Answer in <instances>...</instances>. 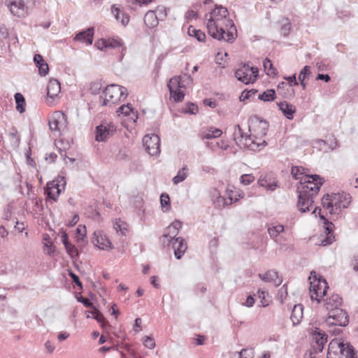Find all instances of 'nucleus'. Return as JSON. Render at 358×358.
I'll list each match as a JSON object with an SVG mask.
<instances>
[{
  "mask_svg": "<svg viewBox=\"0 0 358 358\" xmlns=\"http://www.w3.org/2000/svg\"><path fill=\"white\" fill-rule=\"evenodd\" d=\"M304 170L302 166H292L291 169L292 177L296 180L300 179V185L296 190L299 194L297 208L301 213L311 210L314 199L324 181L319 175L304 174Z\"/></svg>",
  "mask_w": 358,
  "mask_h": 358,
  "instance_id": "1",
  "label": "nucleus"
},
{
  "mask_svg": "<svg viewBox=\"0 0 358 358\" xmlns=\"http://www.w3.org/2000/svg\"><path fill=\"white\" fill-rule=\"evenodd\" d=\"M228 15L229 12L226 8L216 6L213 10L206 15L207 29L213 38L233 43L237 37V31Z\"/></svg>",
  "mask_w": 358,
  "mask_h": 358,
  "instance_id": "2",
  "label": "nucleus"
},
{
  "mask_svg": "<svg viewBox=\"0 0 358 358\" xmlns=\"http://www.w3.org/2000/svg\"><path fill=\"white\" fill-rule=\"evenodd\" d=\"M351 203L350 194L345 192L327 194L322 199V205L331 215H339Z\"/></svg>",
  "mask_w": 358,
  "mask_h": 358,
  "instance_id": "3",
  "label": "nucleus"
},
{
  "mask_svg": "<svg viewBox=\"0 0 358 358\" xmlns=\"http://www.w3.org/2000/svg\"><path fill=\"white\" fill-rule=\"evenodd\" d=\"M128 96L127 88L123 86L111 84L103 90V96H101V105L111 106L123 100Z\"/></svg>",
  "mask_w": 358,
  "mask_h": 358,
  "instance_id": "4",
  "label": "nucleus"
},
{
  "mask_svg": "<svg viewBox=\"0 0 358 358\" xmlns=\"http://www.w3.org/2000/svg\"><path fill=\"white\" fill-rule=\"evenodd\" d=\"M308 280H310V294L312 300L320 303L321 299L326 295L329 289L327 280L322 276H317L315 271H311Z\"/></svg>",
  "mask_w": 358,
  "mask_h": 358,
  "instance_id": "5",
  "label": "nucleus"
},
{
  "mask_svg": "<svg viewBox=\"0 0 358 358\" xmlns=\"http://www.w3.org/2000/svg\"><path fill=\"white\" fill-rule=\"evenodd\" d=\"M234 138L239 147L251 150H260L261 146L264 147L266 144L265 141H263L261 143L255 142L250 135H246L243 132L239 125L236 126Z\"/></svg>",
  "mask_w": 358,
  "mask_h": 358,
  "instance_id": "6",
  "label": "nucleus"
},
{
  "mask_svg": "<svg viewBox=\"0 0 358 358\" xmlns=\"http://www.w3.org/2000/svg\"><path fill=\"white\" fill-rule=\"evenodd\" d=\"M259 70L257 67H252L248 64H244L243 66L237 69L235 76L245 84L253 83L258 77Z\"/></svg>",
  "mask_w": 358,
  "mask_h": 358,
  "instance_id": "7",
  "label": "nucleus"
},
{
  "mask_svg": "<svg viewBox=\"0 0 358 358\" xmlns=\"http://www.w3.org/2000/svg\"><path fill=\"white\" fill-rule=\"evenodd\" d=\"M49 127L55 134L60 135L67 126L66 115L62 111H55L49 117Z\"/></svg>",
  "mask_w": 358,
  "mask_h": 358,
  "instance_id": "8",
  "label": "nucleus"
},
{
  "mask_svg": "<svg viewBox=\"0 0 358 358\" xmlns=\"http://www.w3.org/2000/svg\"><path fill=\"white\" fill-rule=\"evenodd\" d=\"M326 323L329 326L345 327L349 323V317L343 309L339 308L328 313Z\"/></svg>",
  "mask_w": 358,
  "mask_h": 358,
  "instance_id": "9",
  "label": "nucleus"
},
{
  "mask_svg": "<svg viewBox=\"0 0 358 358\" xmlns=\"http://www.w3.org/2000/svg\"><path fill=\"white\" fill-rule=\"evenodd\" d=\"M143 146L151 156H157L160 152V138L156 134H147L143 138Z\"/></svg>",
  "mask_w": 358,
  "mask_h": 358,
  "instance_id": "10",
  "label": "nucleus"
},
{
  "mask_svg": "<svg viewBox=\"0 0 358 358\" xmlns=\"http://www.w3.org/2000/svg\"><path fill=\"white\" fill-rule=\"evenodd\" d=\"M317 210H319V215L320 219L324 220L326 234V237L321 239L320 245L322 246H327L331 244L334 241V236L333 235V229L334 226L331 222L328 221L325 218L324 215L322 214L321 209L319 207H315L313 211V213L315 214Z\"/></svg>",
  "mask_w": 358,
  "mask_h": 358,
  "instance_id": "11",
  "label": "nucleus"
},
{
  "mask_svg": "<svg viewBox=\"0 0 358 358\" xmlns=\"http://www.w3.org/2000/svg\"><path fill=\"white\" fill-rule=\"evenodd\" d=\"M168 87L175 101H181L184 96L185 93L181 88L184 87L182 84L180 76H176L170 79L168 83Z\"/></svg>",
  "mask_w": 358,
  "mask_h": 358,
  "instance_id": "12",
  "label": "nucleus"
},
{
  "mask_svg": "<svg viewBox=\"0 0 358 358\" xmlns=\"http://www.w3.org/2000/svg\"><path fill=\"white\" fill-rule=\"evenodd\" d=\"M182 222L179 220H175L165 229V232L162 237L163 245L170 246L171 241L176 239L180 229L182 228Z\"/></svg>",
  "mask_w": 358,
  "mask_h": 358,
  "instance_id": "13",
  "label": "nucleus"
},
{
  "mask_svg": "<svg viewBox=\"0 0 358 358\" xmlns=\"http://www.w3.org/2000/svg\"><path fill=\"white\" fill-rule=\"evenodd\" d=\"M338 348L339 349L340 354L345 358H355V350L352 345L350 343H336ZM333 343H331V347L329 348L327 353V358H338L337 355L332 352L331 349L334 348Z\"/></svg>",
  "mask_w": 358,
  "mask_h": 358,
  "instance_id": "14",
  "label": "nucleus"
},
{
  "mask_svg": "<svg viewBox=\"0 0 358 358\" xmlns=\"http://www.w3.org/2000/svg\"><path fill=\"white\" fill-rule=\"evenodd\" d=\"M312 350L314 353H318L322 351L324 344L327 341V335L324 331L316 328L313 334Z\"/></svg>",
  "mask_w": 358,
  "mask_h": 358,
  "instance_id": "15",
  "label": "nucleus"
},
{
  "mask_svg": "<svg viewBox=\"0 0 358 358\" xmlns=\"http://www.w3.org/2000/svg\"><path fill=\"white\" fill-rule=\"evenodd\" d=\"M96 141H106L110 136L116 131V127L112 123L101 124L96 127Z\"/></svg>",
  "mask_w": 358,
  "mask_h": 358,
  "instance_id": "16",
  "label": "nucleus"
},
{
  "mask_svg": "<svg viewBox=\"0 0 358 358\" xmlns=\"http://www.w3.org/2000/svg\"><path fill=\"white\" fill-rule=\"evenodd\" d=\"M232 192L231 193H228L227 197L225 198L221 196L220 192L217 189H213L211 192L212 200L213 203L215 204L216 208H222L225 206L231 205L234 202L233 197L231 196ZM238 199H236L234 201H236Z\"/></svg>",
  "mask_w": 358,
  "mask_h": 358,
  "instance_id": "17",
  "label": "nucleus"
},
{
  "mask_svg": "<svg viewBox=\"0 0 358 358\" xmlns=\"http://www.w3.org/2000/svg\"><path fill=\"white\" fill-rule=\"evenodd\" d=\"M96 45L101 50L106 48H119L120 52H123L125 50V47L123 46L122 40L120 38H102L96 42Z\"/></svg>",
  "mask_w": 358,
  "mask_h": 358,
  "instance_id": "18",
  "label": "nucleus"
},
{
  "mask_svg": "<svg viewBox=\"0 0 358 358\" xmlns=\"http://www.w3.org/2000/svg\"><path fill=\"white\" fill-rule=\"evenodd\" d=\"M92 243L99 249L107 250L112 248V244L101 231H94L92 238Z\"/></svg>",
  "mask_w": 358,
  "mask_h": 358,
  "instance_id": "19",
  "label": "nucleus"
},
{
  "mask_svg": "<svg viewBox=\"0 0 358 358\" xmlns=\"http://www.w3.org/2000/svg\"><path fill=\"white\" fill-rule=\"evenodd\" d=\"M170 245L174 250V255L177 259H180L182 257L187 248L186 242L181 237H178L171 241Z\"/></svg>",
  "mask_w": 358,
  "mask_h": 358,
  "instance_id": "20",
  "label": "nucleus"
},
{
  "mask_svg": "<svg viewBox=\"0 0 358 358\" xmlns=\"http://www.w3.org/2000/svg\"><path fill=\"white\" fill-rule=\"evenodd\" d=\"M324 306L329 313L334 310L338 309L342 304V298L338 294H332L324 301Z\"/></svg>",
  "mask_w": 358,
  "mask_h": 358,
  "instance_id": "21",
  "label": "nucleus"
},
{
  "mask_svg": "<svg viewBox=\"0 0 358 358\" xmlns=\"http://www.w3.org/2000/svg\"><path fill=\"white\" fill-rule=\"evenodd\" d=\"M116 113L118 116L123 115L124 116L127 117L128 119L131 120L133 122H136L138 120L137 112L134 110L129 103L127 105H122L119 107L116 110Z\"/></svg>",
  "mask_w": 358,
  "mask_h": 358,
  "instance_id": "22",
  "label": "nucleus"
},
{
  "mask_svg": "<svg viewBox=\"0 0 358 358\" xmlns=\"http://www.w3.org/2000/svg\"><path fill=\"white\" fill-rule=\"evenodd\" d=\"M259 277L266 282H273L275 286H279L282 282V279L275 270H269L264 274L259 273Z\"/></svg>",
  "mask_w": 358,
  "mask_h": 358,
  "instance_id": "23",
  "label": "nucleus"
},
{
  "mask_svg": "<svg viewBox=\"0 0 358 358\" xmlns=\"http://www.w3.org/2000/svg\"><path fill=\"white\" fill-rule=\"evenodd\" d=\"M258 184L269 191L275 190L278 186L277 181L268 175L261 176L258 180Z\"/></svg>",
  "mask_w": 358,
  "mask_h": 358,
  "instance_id": "24",
  "label": "nucleus"
},
{
  "mask_svg": "<svg viewBox=\"0 0 358 358\" xmlns=\"http://www.w3.org/2000/svg\"><path fill=\"white\" fill-rule=\"evenodd\" d=\"M94 29L89 28L77 34L75 40L85 42L87 45H91L93 42Z\"/></svg>",
  "mask_w": 358,
  "mask_h": 358,
  "instance_id": "25",
  "label": "nucleus"
},
{
  "mask_svg": "<svg viewBox=\"0 0 358 358\" xmlns=\"http://www.w3.org/2000/svg\"><path fill=\"white\" fill-rule=\"evenodd\" d=\"M61 91L59 82L56 79H50L47 86V94L49 97L54 99Z\"/></svg>",
  "mask_w": 358,
  "mask_h": 358,
  "instance_id": "26",
  "label": "nucleus"
},
{
  "mask_svg": "<svg viewBox=\"0 0 358 358\" xmlns=\"http://www.w3.org/2000/svg\"><path fill=\"white\" fill-rule=\"evenodd\" d=\"M34 62L36 66L38 68L39 74L42 76H46L48 73L49 67L43 57L39 54L35 55L34 57Z\"/></svg>",
  "mask_w": 358,
  "mask_h": 358,
  "instance_id": "27",
  "label": "nucleus"
},
{
  "mask_svg": "<svg viewBox=\"0 0 358 358\" xmlns=\"http://www.w3.org/2000/svg\"><path fill=\"white\" fill-rule=\"evenodd\" d=\"M278 106L286 118L288 120L293 119V115L296 111V108L293 105L288 103L287 101H282L278 103Z\"/></svg>",
  "mask_w": 358,
  "mask_h": 358,
  "instance_id": "28",
  "label": "nucleus"
},
{
  "mask_svg": "<svg viewBox=\"0 0 358 358\" xmlns=\"http://www.w3.org/2000/svg\"><path fill=\"white\" fill-rule=\"evenodd\" d=\"M8 7L10 11L15 16L22 17L26 14L25 6L22 1L12 2Z\"/></svg>",
  "mask_w": 358,
  "mask_h": 358,
  "instance_id": "29",
  "label": "nucleus"
},
{
  "mask_svg": "<svg viewBox=\"0 0 358 358\" xmlns=\"http://www.w3.org/2000/svg\"><path fill=\"white\" fill-rule=\"evenodd\" d=\"M159 21L155 11L149 10L144 16V23L149 28L157 27L159 24Z\"/></svg>",
  "mask_w": 358,
  "mask_h": 358,
  "instance_id": "30",
  "label": "nucleus"
},
{
  "mask_svg": "<svg viewBox=\"0 0 358 358\" xmlns=\"http://www.w3.org/2000/svg\"><path fill=\"white\" fill-rule=\"evenodd\" d=\"M222 134L220 129L209 127L201 131L200 137L201 139H211L220 137Z\"/></svg>",
  "mask_w": 358,
  "mask_h": 358,
  "instance_id": "31",
  "label": "nucleus"
},
{
  "mask_svg": "<svg viewBox=\"0 0 358 358\" xmlns=\"http://www.w3.org/2000/svg\"><path fill=\"white\" fill-rule=\"evenodd\" d=\"M303 318V306L301 304L294 305L293 307L290 319L294 325L300 323Z\"/></svg>",
  "mask_w": 358,
  "mask_h": 358,
  "instance_id": "32",
  "label": "nucleus"
},
{
  "mask_svg": "<svg viewBox=\"0 0 358 358\" xmlns=\"http://www.w3.org/2000/svg\"><path fill=\"white\" fill-rule=\"evenodd\" d=\"M61 192L62 190L58 187V183H56L55 181L47 184V194L53 200H56Z\"/></svg>",
  "mask_w": 358,
  "mask_h": 358,
  "instance_id": "33",
  "label": "nucleus"
},
{
  "mask_svg": "<svg viewBox=\"0 0 358 358\" xmlns=\"http://www.w3.org/2000/svg\"><path fill=\"white\" fill-rule=\"evenodd\" d=\"M111 12L115 19L117 21H120L124 26L129 23V16L123 13L119 8L116 7L115 6H113L111 8Z\"/></svg>",
  "mask_w": 358,
  "mask_h": 358,
  "instance_id": "34",
  "label": "nucleus"
},
{
  "mask_svg": "<svg viewBox=\"0 0 358 358\" xmlns=\"http://www.w3.org/2000/svg\"><path fill=\"white\" fill-rule=\"evenodd\" d=\"M127 224L120 219H116L113 223V228L120 235L126 236L128 229Z\"/></svg>",
  "mask_w": 358,
  "mask_h": 358,
  "instance_id": "35",
  "label": "nucleus"
},
{
  "mask_svg": "<svg viewBox=\"0 0 358 358\" xmlns=\"http://www.w3.org/2000/svg\"><path fill=\"white\" fill-rule=\"evenodd\" d=\"M285 230V227L282 224H277L275 226L269 227L268 228V233L270 237L277 241L278 236L283 232Z\"/></svg>",
  "mask_w": 358,
  "mask_h": 358,
  "instance_id": "36",
  "label": "nucleus"
},
{
  "mask_svg": "<svg viewBox=\"0 0 358 358\" xmlns=\"http://www.w3.org/2000/svg\"><path fill=\"white\" fill-rule=\"evenodd\" d=\"M9 140L10 146L13 149H17L19 147L20 143V137L17 133V131L14 128H13L9 133Z\"/></svg>",
  "mask_w": 358,
  "mask_h": 358,
  "instance_id": "37",
  "label": "nucleus"
},
{
  "mask_svg": "<svg viewBox=\"0 0 358 358\" xmlns=\"http://www.w3.org/2000/svg\"><path fill=\"white\" fill-rule=\"evenodd\" d=\"M187 33L189 36L196 38L200 42L204 41L206 38V34L204 32L199 29H195L192 26H190L188 28Z\"/></svg>",
  "mask_w": 358,
  "mask_h": 358,
  "instance_id": "38",
  "label": "nucleus"
},
{
  "mask_svg": "<svg viewBox=\"0 0 358 358\" xmlns=\"http://www.w3.org/2000/svg\"><path fill=\"white\" fill-rule=\"evenodd\" d=\"M275 98L274 90H267L258 95V99L264 102L273 101Z\"/></svg>",
  "mask_w": 358,
  "mask_h": 358,
  "instance_id": "39",
  "label": "nucleus"
},
{
  "mask_svg": "<svg viewBox=\"0 0 358 358\" xmlns=\"http://www.w3.org/2000/svg\"><path fill=\"white\" fill-rule=\"evenodd\" d=\"M187 166H185L178 171L177 175L173 178L174 184L177 185L186 179L187 176Z\"/></svg>",
  "mask_w": 358,
  "mask_h": 358,
  "instance_id": "40",
  "label": "nucleus"
},
{
  "mask_svg": "<svg viewBox=\"0 0 358 358\" xmlns=\"http://www.w3.org/2000/svg\"><path fill=\"white\" fill-rule=\"evenodd\" d=\"M15 99L16 102V109L20 113H22L24 112V104L25 100L24 96L20 93H16L15 94Z\"/></svg>",
  "mask_w": 358,
  "mask_h": 358,
  "instance_id": "41",
  "label": "nucleus"
},
{
  "mask_svg": "<svg viewBox=\"0 0 358 358\" xmlns=\"http://www.w3.org/2000/svg\"><path fill=\"white\" fill-rule=\"evenodd\" d=\"M263 66L264 68V70L266 71V73L268 76H275L276 75L277 72L275 69L273 67V64L271 61L266 58L263 62Z\"/></svg>",
  "mask_w": 358,
  "mask_h": 358,
  "instance_id": "42",
  "label": "nucleus"
},
{
  "mask_svg": "<svg viewBox=\"0 0 358 358\" xmlns=\"http://www.w3.org/2000/svg\"><path fill=\"white\" fill-rule=\"evenodd\" d=\"M93 308H94V310L89 312V313H91L92 317L94 319H95L98 322H99L101 326H103V324H105L106 322L103 314L99 310L95 308L94 307Z\"/></svg>",
  "mask_w": 358,
  "mask_h": 358,
  "instance_id": "43",
  "label": "nucleus"
},
{
  "mask_svg": "<svg viewBox=\"0 0 358 358\" xmlns=\"http://www.w3.org/2000/svg\"><path fill=\"white\" fill-rule=\"evenodd\" d=\"M291 29V23L290 22L286 19L281 24L280 27V34L283 36H287L289 34Z\"/></svg>",
  "mask_w": 358,
  "mask_h": 358,
  "instance_id": "44",
  "label": "nucleus"
},
{
  "mask_svg": "<svg viewBox=\"0 0 358 358\" xmlns=\"http://www.w3.org/2000/svg\"><path fill=\"white\" fill-rule=\"evenodd\" d=\"M103 87L102 83L101 80H96L92 82L90 85V90L93 94H98L100 93L101 89Z\"/></svg>",
  "mask_w": 358,
  "mask_h": 358,
  "instance_id": "45",
  "label": "nucleus"
},
{
  "mask_svg": "<svg viewBox=\"0 0 358 358\" xmlns=\"http://www.w3.org/2000/svg\"><path fill=\"white\" fill-rule=\"evenodd\" d=\"M155 11L159 20H163L167 15L166 8L164 6H157Z\"/></svg>",
  "mask_w": 358,
  "mask_h": 358,
  "instance_id": "46",
  "label": "nucleus"
},
{
  "mask_svg": "<svg viewBox=\"0 0 358 358\" xmlns=\"http://www.w3.org/2000/svg\"><path fill=\"white\" fill-rule=\"evenodd\" d=\"M76 231H77V234H78V236H77L78 241V242L81 241V242L85 243V233H86L85 227L79 225L76 229Z\"/></svg>",
  "mask_w": 358,
  "mask_h": 358,
  "instance_id": "47",
  "label": "nucleus"
},
{
  "mask_svg": "<svg viewBox=\"0 0 358 358\" xmlns=\"http://www.w3.org/2000/svg\"><path fill=\"white\" fill-rule=\"evenodd\" d=\"M255 355L254 350L252 348L243 349L239 352V358H253Z\"/></svg>",
  "mask_w": 358,
  "mask_h": 358,
  "instance_id": "48",
  "label": "nucleus"
},
{
  "mask_svg": "<svg viewBox=\"0 0 358 358\" xmlns=\"http://www.w3.org/2000/svg\"><path fill=\"white\" fill-rule=\"evenodd\" d=\"M255 178L252 174H243L241 177V182L245 185H248L255 180Z\"/></svg>",
  "mask_w": 358,
  "mask_h": 358,
  "instance_id": "49",
  "label": "nucleus"
},
{
  "mask_svg": "<svg viewBox=\"0 0 358 358\" xmlns=\"http://www.w3.org/2000/svg\"><path fill=\"white\" fill-rule=\"evenodd\" d=\"M65 249L66 252L71 257H74L78 255V252L77 248L74 245L70 243L68 245H66Z\"/></svg>",
  "mask_w": 358,
  "mask_h": 358,
  "instance_id": "50",
  "label": "nucleus"
},
{
  "mask_svg": "<svg viewBox=\"0 0 358 358\" xmlns=\"http://www.w3.org/2000/svg\"><path fill=\"white\" fill-rule=\"evenodd\" d=\"M310 74V67L309 66H305L299 73V80H305L306 78Z\"/></svg>",
  "mask_w": 358,
  "mask_h": 358,
  "instance_id": "51",
  "label": "nucleus"
},
{
  "mask_svg": "<svg viewBox=\"0 0 358 358\" xmlns=\"http://www.w3.org/2000/svg\"><path fill=\"white\" fill-rule=\"evenodd\" d=\"M160 201L162 208L166 207V210L170 208V199L168 194H162L160 196Z\"/></svg>",
  "mask_w": 358,
  "mask_h": 358,
  "instance_id": "52",
  "label": "nucleus"
},
{
  "mask_svg": "<svg viewBox=\"0 0 358 358\" xmlns=\"http://www.w3.org/2000/svg\"><path fill=\"white\" fill-rule=\"evenodd\" d=\"M185 113L196 114L198 112V107L193 103H189L184 109Z\"/></svg>",
  "mask_w": 358,
  "mask_h": 358,
  "instance_id": "53",
  "label": "nucleus"
},
{
  "mask_svg": "<svg viewBox=\"0 0 358 358\" xmlns=\"http://www.w3.org/2000/svg\"><path fill=\"white\" fill-rule=\"evenodd\" d=\"M144 345L148 349H153L155 347V342L153 338L145 336L143 340Z\"/></svg>",
  "mask_w": 358,
  "mask_h": 358,
  "instance_id": "54",
  "label": "nucleus"
},
{
  "mask_svg": "<svg viewBox=\"0 0 358 358\" xmlns=\"http://www.w3.org/2000/svg\"><path fill=\"white\" fill-rule=\"evenodd\" d=\"M256 121H257L259 124V127L262 129L259 134L262 136H265L266 134V131L268 129V123L266 121L260 120L259 117H255Z\"/></svg>",
  "mask_w": 358,
  "mask_h": 358,
  "instance_id": "55",
  "label": "nucleus"
},
{
  "mask_svg": "<svg viewBox=\"0 0 358 358\" xmlns=\"http://www.w3.org/2000/svg\"><path fill=\"white\" fill-rule=\"evenodd\" d=\"M56 183H58V187L63 191L66 186V180L64 177H58L57 180H55Z\"/></svg>",
  "mask_w": 358,
  "mask_h": 358,
  "instance_id": "56",
  "label": "nucleus"
},
{
  "mask_svg": "<svg viewBox=\"0 0 358 358\" xmlns=\"http://www.w3.org/2000/svg\"><path fill=\"white\" fill-rule=\"evenodd\" d=\"M69 275L71 276L73 282L80 288H82V282L80 281L79 278L77 275H76L72 271L69 272Z\"/></svg>",
  "mask_w": 358,
  "mask_h": 358,
  "instance_id": "57",
  "label": "nucleus"
},
{
  "mask_svg": "<svg viewBox=\"0 0 358 358\" xmlns=\"http://www.w3.org/2000/svg\"><path fill=\"white\" fill-rule=\"evenodd\" d=\"M285 79L288 81L289 86H296L299 85V83L296 81V74L286 77Z\"/></svg>",
  "mask_w": 358,
  "mask_h": 358,
  "instance_id": "58",
  "label": "nucleus"
},
{
  "mask_svg": "<svg viewBox=\"0 0 358 358\" xmlns=\"http://www.w3.org/2000/svg\"><path fill=\"white\" fill-rule=\"evenodd\" d=\"M78 301L87 308H94L93 303L87 298L80 297Z\"/></svg>",
  "mask_w": 358,
  "mask_h": 358,
  "instance_id": "59",
  "label": "nucleus"
},
{
  "mask_svg": "<svg viewBox=\"0 0 358 358\" xmlns=\"http://www.w3.org/2000/svg\"><path fill=\"white\" fill-rule=\"evenodd\" d=\"M45 348L48 353H52L54 351L55 347L52 342L48 341L45 343Z\"/></svg>",
  "mask_w": 358,
  "mask_h": 358,
  "instance_id": "60",
  "label": "nucleus"
},
{
  "mask_svg": "<svg viewBox=\"0 0 358 358\" xmlns=\"http://www.w3.org/2000/svg\"><path fill=\"white\" fill-rule=\"evenodd\" d=\"M254 303H255V299H254L253 296L250 295L247 297V299H246L245 302L244 303V305L247 307H252V306H253Z\"/></svg>",
  "mask_w": 358,
  "mask_h": 358,
  "instance_id": "61",
  "label": "nucleus"
},
{
  "mask_svg": "<svg viewBox=\"0 0 358 358\" xmlns=\"http://www.w3.org/2000/svg\"><path fill=\"white\" fill-rule=\"evenodd\" d=\"M316 79L324 80L326 83H328L331 80L330 76L328 74H321V73H319L317 76Z\"/></svg>",
  "mask_w": 358,
  "mask_h": 358,
  "instance_id": "62",
  "label": "nucleus"
},
{
  "mask_svg": "<svg viewBox=\"0 0 358 358\" xmlns=\"http://www.w3.org/2000/svg\"><path fill=\"white\" fill-rule=\"evenodd\" d=\"M186 17L189 20L196 18L197 13L193 10H189L186 13Z\"/></svg>",
  "mask_w": 358,
  "mask_h": 358,
  "instance_id": "63",
  "label": "nucleus"
},
{
  "mask_svg": "<svg viewBox=\"0 0 358 358\" xmlns=\"http://www.w3.org/2000/svg\"><path fill=\"white\" fill-rule=\"evenodd\" d=\"M203 103L206 105V106H208L212 108H214L216 107L217 104H216V102L214 101H212L211 99H204L203 101Z\"/></svg>",
  "mask_w": 358,
  "mask_h": 358,
  "instance_id": "64",
  "label": "nucleus"
}]
</instances>
